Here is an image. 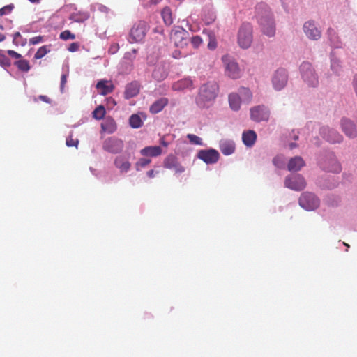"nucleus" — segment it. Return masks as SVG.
<instances>
[{
    "label": "nucleus",
    "instance_id": "1",
    "mask_svg": "<svg viewBox=\"0 0 357 357\" xmlns=\"http://www.w3.org/2000/svg\"><path fill=\"white\" fill-rule=\"evenodd\" d=\"M218 85L213 82H208L201 86L195 102L199 108H208L211 107L218 95Z\"/></svg>",
    "mask_w": 357,
    "mask_h": 357
},
{
    "label": "nucleus",
    "instance_id": "2",
    "mask_svg": "<svg viewBox=\"0 0 357 357\" xmlns=\"http://www.w3.org/2000/svg\"><path fill=\"white\" fill-rule=\"evenodd\" d=\"M256 11L262 32L269 37L273 36L275 27L269 8L264 3H259L256 6Z\"/></svg>",
    "mask_w": 357,
    "mask_h": 357
},
{
    "label": "nucleus",
    "instance_id": "3",
    "mask_svg": "<svg viewBox=\"0 0 357 357\" xmlns=\"http://www.w3.org/2000/svg\"><path fill=\"white\" fill-rule=\"evenodd\" d=\"M300 71L302 79L309 86L316 87L318 85V75L310 63L303 62L300 66Z\"/></svg>",
    "mask_w": 357,
    "mask_h": 357
},
{
    "label": "nucleus",
    "instance_id": "4",
    "mask_svg": "<svg viewBox=\"0 0 357 357\" xmlns=\"http://www.w3.org/2000/svg\"><path fill=\"white\" fill-rule=\"evenodd\" d=\"M252 42V27L249 23H243L238 33V43L243 49L248 48Z\"/></svg>",
    "mask_w": 357,
    "mask_h": 357
},
{
    "label": "nucleus",
    "instance_id": "5",
    "mask_svg": "<svg viewBox=\"0 0 357 357\" xmlns=\"http://www.w3.org/2000/svg\"><path fill=\"white\" fill-rule=\"evenodd\" d=\"M148 31V25L146 22L140 21L132 27L128 40L130 43H139L141 42L145 37Z\"/></svg>",
    "mask_w": 357,
    "mask_h": 357
},
{
    "label": "nucleus",
    "instance_id": "6",
    "mask_svg": "<svg viewBox=\"0 0 357 357\" xmlns=\"http://www.w3.org/2000/svg\"><path fill=\"white\" fill-rule=\"evenodd\" d=\"M189 33L183 28L177 26L170 33L171 41L176 47H183L188 44Z\"/></svg>",
    "mask_w": 357,
    "mask_h": 357
},
{
    "label": "nucleus",
    "instance_id": "7",
    "mask_svg": "<svg viewBox=\"0 0 357 357\" xmlns=\"http://www.w3.org/2000/svg\"><path fill=\"white\" fill-rule=\"evenodd\" d=\"M300 206L307 211H312L319 206V200L311 192H304L299 198Z\"/></svg>",
    "mask_w": 357,
    "mask_h": 357
},
{
    "label": "nucleus",
    "instance_id": "8",
    "mask_svg": "<svg viewBox=\"0 0 357 357\" xmlns=\"http://www.w3.org/2000/svg\"><path fill=\"white\" fill-rule=\"evenodd\" d=\"M284 185L289 189L301 191L305 188L306 182L301 174H292L286 177Z\"/></svg>",
    "mask_w": 357,
    "mask_h": 357
},
{
    "label": "nucleus",
    "instance_id": "9",
    "mask_svg": "<svg viewBox=\"0 0 357 357\" xmlns=\"http://www.w3.org/2000/svg\"><path fill=\"white\" fill-rule=\"evenodd\" d=\"M124 146L123 140L115 137L107 138L102 144V149L111 153H119L121 152Z\"/></svg>",
    "mask_w": 357,
    "mask_h": 357
},
{
    "label": "nucleus",
    "instance_id": "10",
    "mask_svg": "<svg viewBox=\"0 0 357 357\" xmlns=\"http://www.w3.org/2000/svg\"><path fill=\"white\" fill-rule=\"evenodd\" d=\"M222 59L225 66L227 75L232 79L238 78L240 77L241 71L237 62L234 59H231L230 56L227 55L223 56Z\"/></svg>",
    "mask_w": 357,
    "mask_h": 357
},
{
    "label": "nucleus",
    "instance_id": "11",
    "mask_svg": "<svg viewBox=\"0 0 357 357\" xmlns=\"http://www.w3.org/2000/svg\"><path fill=\"white\" fill-rule=\"evenodd\" d=\"M269 116V110L264 105L255 106L250 109V118L256 122L266 121Z\"/></svg>",
    "mask_w": 357,
    "mask_h": 357
},
{
    "label": "nucleus",
    "instance_id": "12",
    "mask_svg": "<svg viewBox=\"0 0 357 357\" xmlns=\"http://www.w3.org/2000/svg\"><path fill=\"white\" fill-rule=\"evenodd\" d=\"M303 29L305 36L310 40H317L321 36V31L317 26L314 21L309 20L305 22Z\"/></svg>",
    "mask_w": 357,
    "mask_h": 357
},
{
    "label": "nucleus",
    "instance_id": "13",
    "mask_svg": "<svg viewBox=\"0 0 357 357\" xmlns=\"http://www.w3.org/2000/svg\"><path fill=\"white\" fill-rule=\"evenodd\" d=\"M272 82L275 90L284 88L287 82V71L283 68L278 69L273 76Z\"/></svg>",
    "mask_w": 357,
    "mask_h": 357
},
{
    "label": "nucleus",
    "instance_id": "14",
    "mask_svg": "<svg viewBox=\"0 0 357 357\" xmlns=\"http://www.w3.org/2000/svg\"><path fill=\"white\" fill-rule=\"evenodd\" d=\"M165 168L173 169L176 174H181L185 171L184 167L178 162V158L173 154L167 155L163 162Z\"/></svg>",
    "mask_w": 357,
    "mask_h": 357
},
{
    "label": "nucleus",
    "instance_id": "15",
    "mask_svg": "<svg viewBox=\"0 0 357 357\" xmlns=\"http://www.w3.org/2000/svg\"><path fill=\"white\" fill-rule=\"evenodd\" d=\"M219 153L215 149L201 150L197 153V157L206 164L215 163L219 159Z\"/></svg>",
    "mask_w": 357,
    "mask_h": 357
},
{
    "label": "nucleus",
    "instance_id": "16",
    "mask_svg": "<svg viewBox=\"0 0 357 357\" xmlns=\"http://www.w3.org/2000/svg\"><path fill=\"white\" fill-rule=\"evenodd\" d=\"M320 134L331 143H339L342 140L341 135L328 127H322L320 130Z\"/></svg>",
    "mask_w": 357,
    "mask_h": 357
},
{
    "label": "nucleus",
    "instance_id": "17",
    "mask_svg": "<svg viewBox=\"0 0 357 357\" xmlns=\"http://www.w3.org/2000/svg\"><path fill=\"white\" fill-rule=\"evenodd\" d=\"M194 89V82L190 77H185L173 83L172 89L175 91H183Z\"/></svg>",
    "mask_w": 357,
    "mask_h": 357
},
{
    "label": "nucleus",
    "instance_id": "18",
    "mask_svg": "<svg viewBox=\"0 0 357 357\" xmlns=\"http://www.w3.org/2000/svg\"><path fill=\"white\" fill-rule=\"evenodd\" d=\"M342 131L349 137H355L357 135V130L355 124L350 119H342L341 121Z\"/></svg>",
    "mask_w": 357,
    "mask_h": 357
},
{
    "label": "nucleus",
    "instance_id": "19",
    "mask_svg": "<svg viewBox=\"0 0 357 357\" xmlns=\"http://www.w3.org/2000/svg\"><path fill=\"white\" fill-rule=\"evenodd\" d=\"M140 86L137 82H132L128 84L124 91V97L126 99H130L138 95L139 93Z\"/></svg>",
    "mask_w": 357,
    "mask_h": 357
},
{
    "label": "nucleus",
    "instance_id": "20",
    "mask_svg": "<svg viewBox=\"0 0 357 357\" xmlns=\"http://www.w3.org/2000/svg\"><path fill=\"white\" fill-rule=\"evenodd\" d=\"M96 88L99 90L100 94L106 96L114 91V86L111 81L100 80L97 83Z\"/></svg>",
    "mask_w": 357,
    "mask_h": 357
},
{
    "label": "nucleus",
    "instance_id": "21",
    "mask_svg": "<svg viewBox=\"0 0 357 357\" xmlns=\"http://www.w3.org/2000/svg\"><path fill=\"white\" fill-rule=\"evenodd\" d=\"M305 165L303 159L300 156H296L289 160L287 168L290 172H298Z\"/></svg>",
    "mask_w": 357,
    "mask_h": 357
},
{
    "label": "nucleus",
    "instance_id": "22",
    "mask_svg": "<svg viewBox=\"0 0 357 357\" xmlns=\"http://www.w3.org/2000/svg\"><path fill=\"white\" fill-rule=\"evenodd\" d=\"M162 149L158 146H146L140 151V154L144 157H157L162 154Z\"/></svg>",
    "mask_w": 357,
    "mask_h": 357
},
{
    "label": "nucleus",
    "instance_id": "23",
    "mask_svg": "<svg viewBox=\"0 0 357 357\" xmlns=\"http://www.w3.org/2000/svg\"><path fill=\"white\" fill-rule=\"evenodd\" d=\"M117 126L115 121L112 118H107L101 123V130L102 132L112 134L116 130Z\"/></svg>",
    "mask_w": 357,
    "mask_h": 357
},
{
    "label": "nucleus",
    "instance_id": "24",
    "mask_svg": "<svg viewBox=\"0 0 357 357\" xmlns=\"http://www.w3.org/2000/svg\"><path fill=\"white\" fill-rule=\"evenodd\" d=\"M257 139V134L253 130H247L243 132L242 135V140L243 144L248 147H252Z\"/></svg>",
    "mask_w": 357,
    "mask_h": 357
},
{
    "label": "nucleus",
    "instance_id": "25",
    "mask_svg": "<svg viewBox=\"0 0 357 357\" xmlns=\"http://www.w3.org/2000/svg\"><path fill=\"white\" fill-rule=\"evenodd\" d=\"M169 102L168 98H160V99L155 101L150 107V112L152 114H157L161 112L163 108L167 105Z\"/></svg>",
    "mask_w": 357,
    "mask_h": 357
},
{
    "label": "nucleus",
    "instance_id": "26",
    "mask_svg": "<svg viewBox=\"0 0 357 357\" xmlns=\"http://www.w3.org/2000/svg\"><path fill=\"white\" fill-rule=\"evenodd\" d=\"M114 165L121 173L127 172L131 167L129 161L124 159L122 156H118L115 158Z\"/></svg>",
    "mask_w": 357,
    "mask_h": 357
},
{
    "label": "nucleus",
    "instance_id": "27",
    "mask_svg": "<svg viewBox=\"0 0 357 357\" xmlns=\"http://www.w3.org/2000/svg\"><path fill=\"white\" fill-rule=\"evenodd\" d=\"M241 99L239 94L233 93L229 96V102L230 107L234 110L238 111L241 107Z\"/></svg>",
    "mask_w": 357,
    "mask_h": 357
},
{
    "label": "nucleus",
    "instance_id": "28",
    "mask_svg": "<svg viewBox=\"0 0 357 357\" xmlns=\"http://www.w3.org/2000/svg\"><path fill=\"white\" fill-rule=\"evenodd\" d=\"M220 149L222 154L229 155L235 151V144L233 142L225 141L221 142Z\"/></svg>",
    "mask_w": 357,
    "mask_h": 357
},
{
    "label": "nucleus",
    "instance_id": "29",
    "mask_svg": "<svg viewBox=\"0 0 357 357\" xmlns=\"http://www.w3.org/2000/svg\"><path fill=\"white\" fill-rule=\"evenodd\" d=\"M89 18V13L86 11H76L70 16V20L75 22H84Z\"/></svg>",
    "mask_w": 357,
    "mask_h": 357
},
{
    "label": "nucleus",
    "instance_id": "30",
    "mask_svg": "<svg viewBox=\"0 0 357 357\" xmlns=\"http://www.w3.org/2000/svg\"><path fill=\"white\" fill-rule=\"evenodd\" d=\"M238 94H239L241 100L245 103H250L252 99V93L248 88L241 87L238 89Z\"/></svg>",
    "mask_w": 357,
    "mask_h": 357
},
{
    "label": "nucleus",
    "instance_id": "31",
    "mask_svg": "<svg viewBox=\"0 0 357 357\" xmlns=\"http://www.w3.org/2000/svg\"><path fill=\"white\" fill-rule=\"evenodd\" d=\"M153 78L158 82H160L167 77V72L162 66H156L152 74Z\"/></svg>",
    "mask_w": 357,
    "mask_h": 357
},
{
    "label": "nucleus",
    "instance_id": "32",
    "mask_svg": "<svg viewBox=\"0 0 357 357\" xmlns=\"http://www.w3.org/2000/svg\"><path fill=\"white\" fill-rule=\"evenodd\" d=\"M161 15L165 24L169 26L173 23L172 13L169 7H165Z\"/></svg>",
    "mask_w": 357,
    "mask_h": 357
},
{
    "label": "nucleus",
    "instance_id": "33",
    "mask_svg": "<svg viewBox=\"0 0 357 357\" xmlns=\"http://www.w3.org/2000/svg\"><path fill=\"white\" fill-rule=\"evenodd\" d=\"M324 168L328 172L335 173H338L341 171V166L335 158L331 159V165L325 166Z\"/></svg>",
    "mask_w": 357,
    "mask_h": 357
},
{
    "label": "nucleus",
    "instance_id": "34",
    "mask_svg": "<svg viewBox=\"0 0 357 357\" xmlns=\"http://www.w3.org/2000/svg\"><path fill=\"white\" fill-rule=\"evenodd\" d=\"M129 123L133 128H140L142 125V121L140 116L137 114H132L130 117Z\"/></svg>",
    "mask_w": 357,
    "mask_h": 357
},
{
    "label": "nucleus",
    "instance_id": "35",
    "mask_svg": "<svg viewBox=\"0 0 357 357\" xmlns=\"http://www.w3.org/2000/svg\"><path fill=\"white\" fill-rule=\"evenodd\" d=\"M15 65L19 70L23 72H28L30 70V65L29 61L24 59L15 61Z\"/></svg>",
    "mask_w": 357,
    "mask_h": 357
},
{
    "label": "nucleus",
    "instance_id": "36",
    "mask_svg": "<svg viewBox=\"0 0 357 357\" xmlns=\"http://www.w3.org/2000/svg\"><path fill=\"white\" fill-rule=\"evenodd\" d=\"M105 115V107L102 105L98 106L93 112V117L96 119L100 120L104 118Z\"/></svg>",
    "mask_w": 357,
    "mask_h": 357
},
{
    "label": "nucleus",
    "instance_id": "37",
    "mask_svg": "<svg viewBox=\"0 0 357 357\" xmlns=\"http://www.w3.org/2000/svg\"><path fill=\"white\" fill-rule=\"evenodd\" d=\"M151 162V159L142 158L135 163V168L137 171H139L141 169L144 168Z\"/></svg>",
    "mask_w": 357,
    "mask_h": 357
},
{
    "label": "nucleus",
    "instance_id": "38",
    "mask_svg": "<svg viewBox=\"0 0 357 357\" xmlns=\"http://www.w3.org/2000/svg\"><path fill=\"white\" fill-rule=\"evenodd\" d=\"M50 52V50L47 49V47L46 45L40 47L36 52V53L34 55V58L36 59H39L45 56L47 52Z\"/></svg>",
    "mask_w": 357,
    "mask_h": 357
},
{
    "label": "nucleus",
    "instance_id": "39",
    "mask_svg": "<svg viewBox=\"0 0 357 357\" xmlns=\"http://www.w3.org/2000/svg\"><path fill=\"white\" fill-rule=\"evenodd\" d=\"M60 38L63 40H74L75 39V35L69 30H65L60 33Z\"/></svg>",
    "mask_w": 357,
    "mask_h": 357
},
{
    "label": "nucleus",
    "instance_id": "40",
    "mask_svg": "<svg viewBox=\"0 0 357 357\" xmlns=\"http://www.w3.org/2000/svg\"><path fill=\"white\" fill-rule=\"evenodd\" d=\"M187 138L189 139L190 142L192 144L201 145L202 143V139L199 137H198L194 134H188Z\"/></svg>",
    "mask_w": 357,
    "mask_h": 357
},
{
    "label": "nucleus",
    "instance_id": "41",
    "mask_svg": "<svg viewBox=\"0 0 357 357\" xmlns=\"http://www.w3.org/2000/svg\"><path fill=\"white\" fill-rule=\"evenodd\" d=\"M11 64L10 60L8 58L2 51H0V65L3 67H8Z\"/></svg>",
    "mask_w": 357,
    "mask_h": 357
},
{
    "label": "nucleus",
    "instance_id": "42",
    "mask_svg": "<svg viewBox=\"0 0 357 357\" xmlns=\"http://www.w3.org/2000/svg\"><path fill=\"white\" fill-rule=\"evenodd\" d=\"M79 144V140L77 139H73L72 135L67 137L66 141V144L68 147H77Z\"/></svg>",
    "mask_w": 357,
    "mask_h": 357
},
{
    "label": "nucleus",
    "instance_id": "43",
    "mask_svg": "<svg viewBox=\"0 0 357 357\" xmlns=\"http://www.w3.org/2000/svg\"><path fill=\"white\" fill-rule=\"evenodd\" d=\"M202 43V39L199 36H193L191 38V43L195 48H197Z\"/></svg>",
    "mask_w": 357,
    "mask_h": 357
},
{
    "label": "nucleus",
    "instance_id": "44",
    "mask_svg": "<svg viewBox=\"0 0 357 357\" xmlns=\"http://www.w3.org/2000/svg\"><path fill=\"white\" fill-rule=\"evenodd\" d=\"M14 6L13 4L6 6L1 8H0V16H3L4 15H7L10 13L13 9Z\"/></svg>",
    "mask_w": 357,
    "mask_h": 357
},
{
    "label": "nucleus",
    "instance_id": "45",
    "mask_svg": "<svg viewBox=\"0 0 357 357\" xmlns=\"http://www.w3.org/2000/svg\"><path fill=\"white\" fill-rule=\"evenodd\" d=\"M137 50L133 49L131 52H128L125 54L124 59L132 61L135 59Z\"/></svg>",
    "mask_w": 357,
    "mask_h": 357
},
{
    "label": "nucleus",
    "instance_id": "46",
    "mask_svg": "<svg viewBox=\"0 0 357 357\" xmlns=\"http://www.w3.org/2000/svg\"><path fill=\"white\" fill-rule=\"evenodd\" d=\"M43 40V36H35V37L31 38L29 40V44L30 45H36V44L42 42Z\"/></svg>",
    "mask_w": 357,
    "mask_h": 357
},
{
    "label": "nucleus",
    "instance_id": "47",
    "mask_svg": "<svg viewBox=\"0 0 357 357\" xmlns=\"http://www.w3.org/2000/svg\"><path fill=\"white\" fill-rule=\"evenodd\" d=\"M273 164L278 167H282L283 162L280 156H276L273 160Z\"/></svg>",
    "mask_w": 357,
    "mask_h": 357
},
{
    "label": "nucleus",
    "instance_id": "48",
    "mask_svg": "<svg viewBox=\"0 0 357 357\" xmlns=\"http://www.w3.org/2000/svg\"><path fill=\"white\" fill-rule=\"evenodd\" d=\"M79 44H78V43H71V44L69 45V47H68V51H70V52H76V51H77V50H79Z\"/></svg>",
    "mask_w": 357,
    "mask_h": 357
},
{
    "label": "nucleus",
    "instance_id": "49",
    "mask_svg": "<svg viewBox=\"0 0 357 357\" xmlns=\"http://www.w3.org/2000/svg\"><path fill=\"white\" fill-rule=\"evenodd\" d=\"M185 56V55L182 54V52L178 50H176L172 52V56L176 59H178Z\"/></svg>",
    "mask_w": 357,
    "mask_h": 357
},
{
    "label": "nucleus",
    "instance_id": "50",
    "mask_svg": "<svg viewBox=\"0 0 357 357\" xmlns=\"http://www.w3.org/2000/svg\"><path fill=\"white\" fill-rule=\"evenodd\" d=\"M7 53L9 56H10L15 59H20L22 57V55L16 52L14 50H9L7 51Z\"/></svg>",
    "mask_w": 357,
    "mask_h": 357
},
{
    "label": "nucleus",
    "instance_id": "51",
    "mask_svg": "<svg viewBox=\"0 0 357 357\" xmlns=\"http://www.w3.org/2000/svg\"><path fill=\"white\" fill-rule=\"evenodd\" d=\"M37 99H39V100L46 102V103H50L51 102L50 98H49L47 96H44V95H40L38 98H34V101H37Z\"/></svg>",
    "mask_w": 357,
    "mask_h": 357
},
{
    "label": "nucleus",
    "instance_id": "52",
    "mask_svg": "<svg viewBox=\"0 0 357 357\" xmlns=\"http://www.w3.org/2000/svg\"><path fill=\"white\" fill-rule=\"evenodd\" d=\"M217 47V43H216V40L215 38H211L210 39V41L208 42V47L210 49V50H214Z\"/></svg>",
    "mask_w": 357,
    "mask_h": 357
},
{
    "label": "nucleus",
    "instance_id": "53",
    "mask_svg": "<svg viewBox=\"0 0 357 357\" xmlns=\"http://www.w3.org/2000/svg\"><path fill=\"white\" fill-rule=\"evenodd\" d=\"M67 82V75L65 74H63L61 77V90L63 91L64 85L66 84Z\"/></svg>",
    "mask_w": 357,
    "mask_h": 357
},
{
    "label": "nucleus",
    "instance_id": "54",
    "mask_svg": "<svg viewBox=\"0 0 357 357\" xmlns=\"http://www.w3.org/2000/svg\"><path fill=\"white\" fill-rule=\"evenodd\" d=\"M158 173H159L158 171H155L154 169H151L147 172L146 174L149 178H153Z\"/></svg>",
    "mask_w": 357,
    "mask_h": 357
},
{
    "label": "nucleus",
    "instance_id": "55",
    "mask_svg": "<svg viewBox=\"0 0 357 357\" xmlns=\"http://www.w3.org/2000/svg\"><path fill=\"white\" fill-rule=\"evenodd\" d=\"M118 49H119L118 44H114V45H111L110 48L109 49V52L112 54H114L118 50Z\"/></svg>",
    "mask_w": 357,
    "mask_h": 357
},
{
    "label": "nucleus",
    "instance_id": "56",
    "mask_svg": "<svg viewBox=\"0 0 357 357\" xmlns=\"http://www.w3.org/2000/svg\"><path fill=\"white\" fill-rule=\"evenodd\" d=\"M21 37V34L20 32H15L13 34V43L17 45L16 40L17 38Z\"/></svg>",
    "mask_w": 357,
    "mask_h": 357
},
{
    "label": "nucleus",
    "instance_id": "57",
    "mask_svg": "<svg viewBox=\"0 0 357 357\" xmlns=\"http://www.w3.org/2000/svg\"><path fill=\"white\" fill-rule=\"evenodd\" d=\"M160 144L165 147H167L169 146V143L165 140V137H162L160 139Z\"/></svg>",
    "mask_w": 357,
    "mask_h": 357
},
{
    "label": "nucleus",
    "instance_id": "58",
    "mask_svg": "<svg viewBox=\"0 0 357 357\" xmlns=\"http://www.w3.org/2000/svg\"><path fill=\"white\" fill-rule=\"evenodd\" d=\"M5 39L6 36L3 34L0 33V42H3Z\"/></svg>",
    "mask_w": 357,
    "mask_h": 357
},
{
    "label": "nucleus",
    "instance_id": "59",
    "mask_svg": "<svg viewBox=\"0 0 357 357\" xmlns=\"http://www.w3.org/2000/svg\"><path fill=\"white\" fill-rule=\"evenodd\" d=\"M295 147H296V144H295V143H291V144H289V148H290V149H294Z\"/></svg>",
    "mask_w": 357,
    "mask_h": 357
},
{
    "label": "nucleus",
    "instance_id": "60",
    "mask_svg": "<svg viewBox=\"0 0 357 357\" xmlns=\"http://www.w3.org/2000/svg\"><path fill=\"white\" fill-rule=\"evenodd\" d=\"M335 65L338 66V64H337V63H336V62H332V63H331V68H332L333 70V69H335Z\"/></svg>",
    "mask_w": 357,
    "mask_h": 357
},
{
    "label": "nucleus",
    "instance_id": "61",
    "mask_svg": "<svg viewBox=\"0 0 357 357\" xmlns=\"http://www.w3.org/2000/svg\"><path fill=\"white\" fill-rule=\"evenodd\" d=\"M162 0H151V1L154 3V4H157L159 2H160Z\"/></svg>",
    "mask_w": 357,
    "mask_h": 357
},
{
    "label": "nucleus",
    "instance_id": "62",
    "mask_svg": "<svg viewBox=\"0 0 357 357\" xmlns=\"http://www.w3.org/2000/svg\"><path fill=\"white\" fill-rule=\"evenodd\" d=\"M29 1L33 3H38L40 2V0H29Z\"/></svg>",
    "mask_w": 357,
    "mask_h": 357
},
{
    "label": "nucleus",
    "instance_id": "63",
    "mask_svg": "<svg viewBox=\"0 0 357 357\" xmlns=\"http://www.w3.org/2000/svg\"><path fill=\"white\" fill-rule=\"evenodd\" d=\"M213 20H214V17L212 16L211 18V21L210 22H207V23L209 24L211 22H212Z\"/></svg>",
    "mask_w": 357,
    "mask_h": 357
},
{
    "label": "nucleus",
    "instance_id": "64",
    "mask_svg": "<svg viewBox=\"0 0 357 357\" xmlns=\"http://www.w3.org/2000/svg\"><path fill=\"white\" fill-rule=\"evenodd\" d=\"M294 139L295 140H297V139H298V135H294Z\"/></svg>",
    "mask_w": 357,
    "mask_h": 357
}]
</instances>
